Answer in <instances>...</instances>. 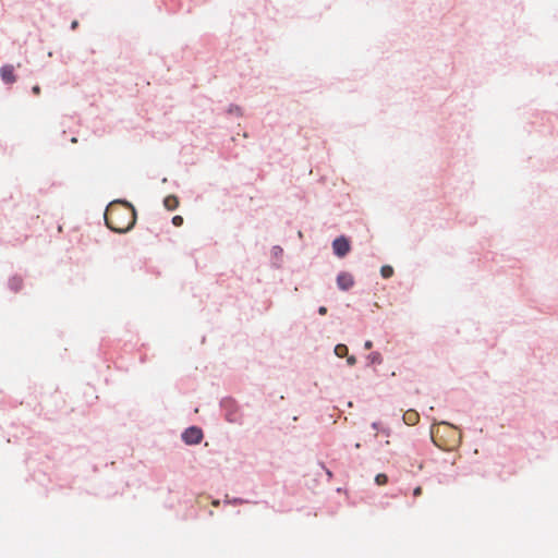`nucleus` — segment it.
Returning <instances> with one entry per match:
<instances>
[{
	"mask_svg": "<svg viewBox=\"0 0 558 558\" xmlns=\"http://www.w3.org/2000/svg\"><path fill=\"white\" fill-rule=\"evenodd\" d=\"M105 221L112 231L124 233L135 225L136 213L134 207L125 202H113L106 209Z\"/></svg>",
	"mask_w": 558,
	"mask_h": 558,
	"instance_id": "obj_1",
	"label": "nucleus"
},
{
	"mask_svg": "<svg viewBox=\"0 0 558 558\" xmlns=\"http://www.w3.org/2000/svg\"><path fill=\"white\" fill-rule=\"evenodd\" d=\"M182 439L187 445H196L199 444L203 439V432L201 428L192 426L185 429L182 434Z\"/></svg>",
	"mask_w": 558,
	"mask_h": 558,
	"instance_id": "obj_2",
	"label": "nucleus"
},
{
	"mask_svg": "<svg viewBox=\"0 0 558 558\" xmlns=\"http://www.w3.org/2000/svg\"><path fill=\"white\" fill-rule=\"evenodd\" d=\"M333 253L338 257H344L351 250L349 240L345 236H339L332 242Z\"/></svg>",
	"mask_w": 558,
	"mask_h": 558,
	"instance_id": "obj_3",
	"label": "nucleus"
},
{
	"mask_svg": "<svg viewBox=\"0 0 558 558\" xmlns=\"http://www.w3.org/2000/svg\"><path fill=\"white\" fill-rule=\"evenodd\" d=\"M337 284L340 290L348 291L354 286V278L349 272H340L337 277Z\"/></svg>",
	"mask_w": 558,
	"mask_h": 558,
	"instance_id": "obj_4",
	"label": "nucleus"
},
{
	"mask_svg": "<svg viewBox=\"0 0 558 558\" xmlns=\"http://www.w3.org/2000/svg\"><path fill=\"white\" fill-rule=\"evenodd\" d=\"M0 75L4 83L13 84L16 81V76L14 74V66L11 64H5L0 69Z\"/></svg>",
	"mask_w": 558,
	"mask_h": 558,
	"instance_id": "obj_5",
	"label": "nucleus"
},
{
	"mask_svg": "<svg viewBox=\"0 0 558 558\" xmlns=\"http://www.w3.org/2000/svg\"><path fill=\"white\" fill-rule=\"evenodd\" d=\"M420 420V415L415 410H408L403 414V421L407 425H415Z\"/></svg>",
	"mask_w": 558,
	"mask_h": 558,
	"instance_id": "obj_6",
	"label": "nucleus"
},
{
	"mask_svg": "<svg viewBox=\"0 0 558 558\" xmlns=\"http://www.w3.org/2000/svg\"><path fill=\"white\" fill-rule=\"evenodd\" d=\"M163 205L168 210H174L179 206V199L174 195H169L165 198Z\"/></svg>",
	"mask_w": 558,
	"mask_h": 558,
	"instance_id": "obj_7",
	"label": "nucleus"
},
{
	"mask_svg": "<svg viewBox=\"0 0 558 558\" xmlns=\"http://www.w3.org/2000/svg\"><path fill=\"white\" fill-rule=\"evenodd\" d=\"M335 353L339 357H343L348 355V347L345 344H337L335 348Z\"/></svg>",
	"mask_w": 558,
	"mask_h": 558,
	"instance_id": "obj_8",
	"label": "nucleus"
},
{
	"mask_svg": "<svg viewBox=\"0 0 558 558\" xmlns=\"http://www.w3.org/2000/svg\"><path fill=\"white\" fill-rule=\"evenodd\" d=\"M380 274L384 278H390L393 275V268L391 266H383L380 269Z\"/></svg>",
	"mask_w": 558,
	"mask_h": 558,
	"instance_id": "obj_9",
	"label": "nucleus"
},
{
	"mask_svg": "<svg viewBox=\"0 0 558 558\" xmlns=\"http://www.w3.org/2000/svg\"><path fill=\"white\" fill-rule=\"evenodd\" d=\"M368 360L373 364H380L383 362L381 355L378 352H374V353L369 354Z\"/></svg>",
	"mask_w": 558,
	"mask_h": 558,
	"instance_id": "obj_10",
	"label": "nucleus"
},
{
	"mask_svg": "<svg viewBox=\"0 0 558 558\" xmlns=\"http://www.w3.org/2000/svg\"><path fill=\"white\" fill-rule=\"evenodd\" d=\"M375 482L377 485H385L388 482V477L386 474L380 473L376 475Z\"/></svg>",
	"mask_w": 558,
	"mask_h": 558,
	"instance_id": "obj_11",
	"label": "nucleus"
},
{
	"mask_svg": "<svg viewBox=\"0 0 558 558\" xmlns=\"http://www.w3.org/2000/svg\"><path fill=\"white\" fill-rule=\"evenodd\" d=\"M172 223L175 226V227H180L182 226L183 223V217L182 216H174L172 218Z\"/></svg>",
	"mask_w": 558,
	"mask_h": 558,
	"instance_id": "obj_12",
	"label": "nucleus"
},
{
	"mask_svg": "<svg viewBox=\"0 0 558 558\" xmlns=\"http://www.w3.org/2000/svg\"><path fill=\"white\" fill-rule=\"evenodd\" d=\"M422 492H423L422 487H421V486H417V487H415V488H414V490H413V496H414V497H418V496H421V495H422Z\"/></svg>",
	"mask_w": 558,
	"mask_h": 558,
	"instance_id": "obj_13",
	"label": "nucleus"
},
{
	"mask_svg": "<svg viewBox=\"0 0 558 558\" xmlns=\"http://www.w3.org/2000/svg\"><path fill=\"white\" fill-rule=\"evenodd\" d=\"M347 362L350 366H353L356 363L355 356L351 355L347 357Z\"/></svg>",
	"mask_w": 558,
	"mask_h": 558,
	"instance_id": "obj_14",
	"label": "nucleus"
},
{
	"mask_svg": "<svg viewBox=\"0 0 558 558\" xmlns=\"http://www.w3.org/2000/svg\"><path fill=\"white\" fill-rule=\"evenodd\" d=\"M32 92L34 95L38 96L40 94V87L38 85L33 86Z\"/></svg>",
	"mask_w": 558,
	"mask_h": 558,
	"instance_id": "obj_15",
	"label": "nucleus"
},
{
	"mask_svg": "<svg viewBox=\"0 0 558 558\" xmlns=\"http://www.w3.org/2000/svg\"><path fill=\"white\" fill-rule=\"evenodd\" d=\"M372 347H373V342H372L371 340H367V341L364 343V348H365L366 350L372 349Z\"/></svg>",
	"mask_w": 558,
	"mask_h": 558,
	"instance_id": "obj_16",
	"label": "nucleus"
},
{
	"mask_svg": "<svg viewBox=\"0 0 558 558\" xmlns=\"http://www.w3.org/2000/svg\"><path fill=\"white\" fill-rule=\"evenodd\" d=\"M318 313H319V315H326V313H327V308H326L325 306H320V307L318 308Z\"/></svg>",
	"mask_w": 558,
	"mask_h": 558,
	"instance_id": "obj_17",
	"label": "nucleus"
},
{
	"mask_svg": "<svg viewBox=\"0 0 558 558\" xmlns=\"http://www.w3.org/2000/svg\"><path fill=\"white\" fill-rule=\"evenodd\" d=\"M430 434H432V438H433L434 442H435L438 447H440V445H439V444L437 442V440H436V437H435V434H434V429H432V430H430Z\"/></svg>",
	"mask_w": 558,
	"mask_h": 558,
	"instance_id": "obj_18",
	"label": "nucleus"
},
{
	"mask_svg": "<svg viewBox=\"0 0 558 558\" xmlns=\"http://www.w3.org/2000/svg\"><path fill=\"white\" fill-rule=\"evenodd\" d=\"M227 418H228L229 422H235L236 421L235 418H232L230 415H228Z\"/></svg>",
	"mask_w": 558,
	"mask_h": 558,
	"instance_id": "obj_19",
	"label": "nucleus"
},
{
	"mask_svg": "<svg viewBox=\"0 0 558 558\" xmlns=\"http://www.w3.org/2000/svg\"><path fill=\"white\" fill-rule=\"evenodd\" d=\"M77 26V22L72 23V28H75Z\"/></svg>",
	"mask_w": 558,
	"mask_h": 558,
	"instance_id": "obj_20",
	"label": "nucleus"
}]
</instances>
